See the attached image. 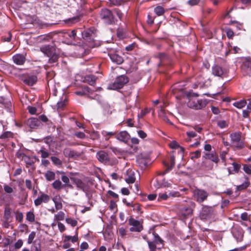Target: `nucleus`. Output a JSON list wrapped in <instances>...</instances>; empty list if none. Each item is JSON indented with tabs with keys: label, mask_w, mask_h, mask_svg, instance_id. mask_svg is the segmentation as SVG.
<instances>
[{
	"label": "nucleus",
	"mask_w": 251,
	"mask_h": 251,
	"mask_svg": "<svg viewBox=\"0 0 251 251\" xmlns=\"http://www.w3.org/2000/svg\"><path fill=\"white\" fill-rule=\"evenodd\" d=\"M198 94L197 93L189 92L186 95V99L188 101L187 102V106L194 109H201L204 107L206 103L202 100L198 99Z\"/></svg>",
	"instance_id": "nucleus-1"
},
{
	"label": "nucleus",
	"mask_w": 251,
	"mask_h": 251,
	"mask_svg": "<svg viewBox=\"0 0 251 251\" xmlns=\"http://www.w3.org/2000/svg\"><path fill=\"white\" fill-rule=\"evenodd\" d=\"M241 132H236L230 134L231 144L237 150H241L245 147L244 142L241 140Z\"/></svg>",
	"instance_id": "nucleus-2"
},
{
	"label": "nucleus",
	"mask_w": 251,
	"mask_h": 251,
	"mask_svg": "<svg viewBox=\"0 0 251 251\" xmlns=\"http://www.w3.org/2000/svg\"><path fill=\"white\" fill-rule=\"evenodd\" d=\"M59 37L62 38V42L68 45L73 44L76 37L75 30L71 32L61 31L59 33Z\"/></svg>",
	"instance_id": "nucleus-3"
},
{
	"label": "nucleus",
	"mask_w": 251,
	"mask_h": 251,
	"mask_svg": "<svg viewBox=\"0 0 251 251\" xmlns=\"http://www.w3.org/2000/svg\"><path fill=\"white\" fill-rule=\"evenodd\" d=\"M128 81V78L124 75L117 77L115 81L110 84L108 86V89L116 90L122 88Z\"/></svg>",
	"instance_id": "nucleus-4"
},
{
	"label": "nucleus",
	"mask_w": 251,
	"mask_h": 251,
	"mask_svg": "<svg viewBox=\"0 0 251 251\" xmlns=\"http://www.w3.org/2000/svg\"><path fill=\"white\" fill-rule=\"evenodd\" d=\"M100 15L104 22L107 24L110 25L115 22L113 11H111L107 9H102Z\"/></svg>",
	"instance_id": "nucleus-5"
},
{
	"label": "nucleus",
	"mask_w": 251,
	"mask_h": 251,
	"mask_svg": "<svg viewBox=\"0 0 251 251\" xmlns=\"http://www.w3.org/2000/svg\"><path fill=\"white\" fill-rule=\"evenodd\" d=\"M212 74L214 76L223 78L227 76L228 71L226 69L216 65L212 68Z\"/></svg>",
	"instance_id": "nucleus-6"
},
{
	"label": "nucleus",
	"mask_w": 251,
	"mask_h": 251,
	"mask_svg": "<svg viewBox=\"0 0 251 251\" xmlns=\"http://www.w3.org/2000/svg\"><path fill=\"white\" fill-rule=\"evenodd\" d=\"M128 224L131 226L129 230L132 232H140L143 229V226L141 222L132 218L128 220Z\"/></svg>",
	"instance_id": "nucleus-7"
},
{
	"label": "nucleus",
	"mask_w": 251,
	"mask_h": 251,
	"mask_svg": "<svg viewBox=\"0 0 251 251\" xmlns=\"http://www.w3.org/2000/svg\"><path fill=\"white\" fill-rule=\"evenodd\" d=\"M209 194L205 190L202 189H196L194 191V197L196 199V201L200 202H202L205 201Z\"/></svg>",
	"instance_id": "nucleus-8"
},
{
	"label": "nucleus",
	"mask_w": 251,
	"mask_h": 251,
	"mask_svg": "<svg viewBox=\"0 0 251 251\" xmlns=\"http://www.w3.org/2000/svg\"><path fill=\"white\" fill-rule=\"evenodd\" d=\"M82 34L83 38L88 42H93L96 37V32L94 28L87 29L84 30Z\"/></svg>",
	"instance_id": "nucleus-9"
},
{
	"label": "nucleus",
	"mask_w": 251,
	"mask_h": 251,
	"mask_svg": "<svg viewBox=\"0 0 251 251\" xmlns=\"http://www.w3.org/2000/svg\"><path fill=\"white\" fill-rule=\"evenodd\" d=\"M239 222L242 226L246 227L249 226L251 225V215L247 212L242 213Z\"/></svg>",
	"instance_id": "nucleus-10"
},
{
	"label": "nucleus",
	"mask_w": 251,
	"mask_h": 251,
	"mask_svg": "<svg viewBox=\"0 0 251 251\" xmlns=\"http://www.w3.org/2000/svg\"><path fill=\"white\" fill-rule=\"evenodd\" d=\"M96 157L100 162L104 164L108 163L110 160L107 153L103 151L98 152L96 154Z\"/></svg>",
	"instance_id": "nucleus-11"
},
{
	"label": "nucleus",
	"mask_w": 251,
	"mask_h": 251,
	"mask_svg": "<svg viewBox=\"0 0 251 251\" xmlns=\"http://www.w3.org/2000/svg\"><path fill=\"white\" fill-rule=\"evenodd\" d=\"M240 180L242 183L238 185H237L236 189L238 191H242L247 188L250 184V181L249 178L246 176H244L240 178Z\"/></svg>",
	"instance_id": "nucleus-12"
},
{
	"label": "nucleus",
	"mask_w": 251,
	"mask_h": 251,
	"mask_svg": "<svg viewBox=\"0 0 251 251\" xmlns=\"http://www.w3.org/2000/svg\"><path fill=\"white\" fill-rule=\"evenodd\" d=\"M192 213L193 211L191 208L184 207L180 210L178 215L181 219L183 220L191 216Z\"/></svg>",
	"instance_id": "nucleus-13"
},
{
	"label": "nucleus",
	"mask_w": 251,
	"mask_h": 251,
	"mask_svg": "<svg viewBox=\"0 0 251 251\" xmlns=\"http://www.w3.org/2000/svg\"><path fill=\"white\" fill-rule=\"evenodd\" d=\"M50 200V197L49 195L42 193L36 199L34 200V204L35 206H38L42 202L47 203Z\"/></svg>",
	"instance_id": "nucleus-14"
},
{
	"label": "nucleus",
	"mask_w": 251,
	"mask_h": 251,
	"mask_svg": "<svg viewBox=\"0 0 251 251\" xmlns=\"http://www.w3.org/2000/svg\"><path fill=\"white\" fill-rule=\"evenodd\" d=\"M130 135L126 131H122L118 133L116 138L121 142L127 143L130 139Z\"/></svg>",
	"instance_id": "nucleus-15"
},
{
	"label": "nucleus",
	"mask_w": 251,
	"mask_h": 251,
	"mask_svg": "<svg viewBox=\"0 0 251 251\" xmlns=\"http://www.w3.org/2000/svg\"><path fill=\"white\" fill-rule=\"evenodd\" d=\"M27 125L31 128H36L42 125L39 119L36 118H31L28 119Z\"/></svg>",
	"instance_id": "nucleus-16"
},
{
	"label": "nucleus",
	"mask_w": 251,
	"mask_h": 251,
	"mask_svg": "<svg viewBox=\"0 0 251 251\" xmlns=\"http://www.w3.org/2000/svg\"><path fill=\"white\" fill-rule=\"evenodd\" d=\"M63 154L65 156L69 158H76L80 156V153L79 152L69 148H65L64 149Z\"/></svg>",
	"instance_id": "nucleus-17"
},
{
	"label": "nucleus",
	"mask_w": 251,
	"mask_h": 251,
	"mask_svg": "<svg viewBox=\"0 0 251 251\" xmlns=\"http://www.w3.org/2000/svg\"><path fill=\"white\" fill-rule=\"evenodd\" d=\"M232 233L237 242H240L243 240L244 233L241 229L237 227L233 228Z\"/></svg>",
	"instance_id": "nucleus-18"
},
{
	"label": "nucleus",
	"mask_w": 251,
	"mask_h": 251,
	"mask_svg": "<svg viewBox=\"0 0 251 251\" xmlns=\"http://www.w3.org/2000/svg\"><path fill=\"white\" fill-rule=\"evenodd\" d=\"M40 50L48 57H50L55 52L54 48L49 45H46L41 47Z\"/></svg>",
	"instance_id": "nucleus-19"
},
{
	"label": "nucleus",
	"mask_w": 251,
	"mask_h": 251,
	"mask_svg": "<svg viewBox=\"0 0 251 251\" xmlns=\"http://www.w3.org/2000/svg\"><path fill=\"white\" fill-rule=\"evenodd\" d=\"M108 55L111 61L117 64H121L123 61V58L116 53H109Z\"/></svg>",
	"instance_id": "nucleus-20"
},
{
	"label": "nucleus",
	"mask_w": 251,
	"mask_h": 251,
	"mask_svg": "<svg viewBox=\"0 0 251 251\" xmlns=\"http://www.w3.org/2000/svg\"><path fill=\"white\" fill-rule=\"evenodd\" d=\"M13 60L17 65H22L24 64L25 61V56L21 54H17L13 56Z\"/></svg>",
	"instance_id": "nucleus-21"
},
{
	"label": "nucleus",
	"mask_w": 251,
	"mask_h": 251,
	"mask_svg": "<svg viewBox=\"0 0 251 251\" xmlns=\"http://www.w3.org/2000/svg\"><path fill=\"white\" fill-rule=\"evenodd\" d=\"M241 68L248 74L251 73V59L246 58L243 62Z\"/></svg>",
	"instance_id": "nucleus-22"
},
{
	"label": "nucleus",
	"mask_w": 251,
	"mask_h": 251,
	"mask_svg": "<svg viewBox=\"0 0 251 251\" xmlns=\"http://www.w3.org/2000/svg\"><path fill=\"white\" fill-rule=\"evenodd\" d=\"M136 162L141 168H145L147 166L148 163L147 159L143 157L142 154L137 156Z\"/></svg>",
	"instance_id": "nucleus-23"
},
{
	"label": "nucleus",
	"mask_w": 251,
	"mask_h": 251,
	"mask_svg": "<svg viewBox=\"0 0 251 251\" xmlns=\"http://www.w3.org/2000/svg\"><path fill=\"white\" fill-rule=\"evenodd\" d=\"M37 78L35 75H30L25 77L24 79L25 83L29 86H32L37 81Z\"/></svg>",
	"instance_id": "nucleus-24"
},
{
	"label": "nucleus",
	"mask_w": 251,
	"mask_h": 251,
	"mask_svg": "<svg viewBox=\"0 0 251 251\" xmlns=\"http://www.w3.org/2000/svg\"><path fill=\"white\" fill-rule=\"evenodd\" d=\"M206 158L212 160L215 163H218L219 158L217 154L215 152L206 153L205 154Z\"/></svg>",
	"instance_id": "nucleus-25"
},
{
	"label": "nucleus",
	"mask_w": 251,
	"mask_h": 251,
	"mask_svg": "<svg viewBox=\"0 0 251 251\" xmlns=\"http://www.w3.org/2000/svg\"><path fill=\"white\" fill-rule=\"evenodd\" d=\"M167 184H164V183H162V180L160 181L158 179H156L155 182L153 183V186L156 189H159L161 187H169L171 186V183H167Z\"/></svg>",
	"instance_id": "nucleus-26"
},
{
	"label": "nucleus",
	"mask_w": 251,
	"mask_h": 251,
	"mask_svg": "<svg viewBox=\"0 0 251 251\" xmlns=\"http://www.w3.org/2000/svg\"><path fill=\"white\" fill-rule=\"evenodd\" d=\"M158 200H166L170 196H173V193L171 191H168L165 192L164 193L159 194Z\"/></svg>",
	"instance_id": "nucleus-27"
},
{
	"label": "nucleus",
	"mask_w": 251,
	"mask_h": 251,
	"mask_svg": "<svg viewBox=\"0 0 251 251\" xmlns=\"http://www.w3.org/2000/svg\"><path fill=\"white\" fill-rule=\"evenodd\" d=\"M11 218V209L9 207H6L4 211V218L7 222H9Z\"/></svg>",
	"instance_id": "nucleus-28"
},
{
	"label": "nucleus",
	"mask_w": 251,
	"mask_h": 251,
	"mask_svg": "<svg viewBox=\"0 0 251 251\" xmlns=\"http://www.w3.org/2000/svg\"><path fill=\"white\" fill-rule=\"evenodd\" d=\"M45 176L48 181H50L55 179V174L53 172L49 170L45 173Z\"/></svg>",
	"instance_id": "nucleus-29"
},
{
	"label": "nucleus",
	"mask_w": 251,
	"mask_h": 251,
	"mask_svg": "<svg viewBox=\"0 0 251 251\" xmlns=\"http://www.w3.org/2000/svg\"><path fill=\"white\" fill-rule=\"evenodd\" d=\"M128 176L126 178V181L127 183H133L135 181L134 173L130 171L127 172Z\"/></svg>",
	"instance_id": "nucleus-30"
},
{
	"label": "nucleus",
	"mask_w": 251,
	"mask_h": 251,
	"mask_svg": "<svg viewBox=\"0 0 251 251\" xmlns=\"http://www.w3.org/2000/svg\"><path fill=\"white\" fill-rule=\"evenodd\" d=\"M85 81L90 85H94L97 77L93 75H89L85 77Z\"/></svg>",
	"instance_id": "nucleus-31"
},
{
	"label": "nucleus",
	"mask_w": 251,
	"mask_h": 251,
	"mask_svg": "<svg viewBox=\"0 0 251 251\" xmlns=\"http://www.w3.org/2000/svg\"><path fill=\"white\" fill-rule=\"evenodd\" d=\"M158 116L160 118H162L164 121H166V122L169 123L170 124H172V123L171 122V121L167 117V116L166 115L165 112L164 111V110L162 108H161L160 109V110L159 111V112H158Z\"/></svg>",
	"instance_id": "nucleus-32"
},
{
	"label": "nucleus",
	"mask_w": 251,
	"mask_h": 251,
	"mask_svg": "<svg viewBox=\"0 0 251 251\" xmlns=\"http://www.w3.org/2000/svg\"><path fill=\"white\" fill-rule=\"evenodd\" d=\"M102 135L105 137L106 140H108L110 137L115 135L117 134L116 131H107L102 130L101 131Z\"/></svg>",
	"instance_id": "nucleus-33"
},
{
	"label": "nucleus",
	"mask_w": 251,
	"mask_h": 251,
	"mask_svg": "<svg viewBox=\"0 0 251 251\" xmlns=\"http://www.w3.org/2000/svg\"><path fill=\"white\" fill-rule=\"evenodd\" d=\"M65 214L64 212L60 211L54 215V221H62L65 219Z\"/></svg>",
	"instance_id": "nucleus-34"
},
{
	"label": "nucleus",
	"mask_w": 251,
	"mask_h": 251,
	"mask_svg": "<svg viewBox=\"0 0 251 251\" xmlns=\"http://www.w3.org/2000/svg\"><path fill=\"white\" fill-rule=\"evenodd\" d=\"M49 57V63L50 64H53L57 62L59 55L55 52Z\"/></svg>",
	"instance_id": "nucleus-35"
},
{
	"label": "nucleus",
	"mask_w": 251,
	"mask_h": 251,
	"mask_svg": "<svg viewBox=\"0 0 251 251\" xmlns=\"http://www.w3.org/2000/svg\"><path fill=\"white\" fill-rule=\"evenodd\" d=\"M75 183L78 189L84 190L86 185L81 180L76 179L75 180Z\"/></svg>",
	"instance_id": "nucleus-36"
},
{
	"label": "nucleus",
	"mask_w": 251,
	"mask_h": 251,
	"mask_svg": "<svg viewBox=\"0 0 251 251\" xmlns=\"http://www.w3.org/2000/svg\"><path fill=\"white\" fill-rule=\"evenodd\" d=\"M90 89L88 86H84L82 91H76L75 94L77 95L83 96L87 94H90Z\"/></svg>",
	"instance_id": "nucleus-37"
},
{
	"label": "nucleus",
	"mask_w": 251,
	"mask_h": 251,
	"mask_svg": "<svg viewBox=\"0 0 251 251\" xmlns=\"http://www.w3.org/2000/svg\"><path fill=\"white\" fill-rule=\"evenodd\" d=\"M154 12L158 16H160L164 13L165 10L163 7L157 6L154 8Z\"/></svg>",
	"instance_id": "nucleus-38"
},
{
	"label": "nucleus",
	"mask_w": 251,
	"mask_h": 251,
	"mask_svg": "<svg viewBox=\"0 0 251 251\" xmlns=\"http://www.w3.org/2000/svg\"><path fill=\"white\" fill-rule=\"evenodd\" d=\"M247 104V102L245 100H241L235 102L233 103V105L237 108L241 109Z\"/></svg>",
	"instance_id": "nucleus-39"
},
{
	"label": "nucleus",
	"mask_w": 251,
	"mask_h": 251,
	"mask_svg": "<svg viewBox=\"0 0 251 251\" xmlns=\"http://www.w3.org/2000/svg\"><path fill=\"white\" fill-rule=\"evenodd\" d=\"M50 159L55 165L59 167H61L62 166V162L58 157L55 156H51Z\"/></svg>",
	"instance_id": "nucleus-40"
},
{
	"label": "nucleus",
	"mask_w": 251,
	"mask_h": 251,
	"mask_svg": "<svg viewBox=\"0 0 251 251\" xmlns=\"http://www.w3.org/2000/svg\"><path fill=\"white\" fill-rule=\"evenodd\" d=\"M52 185L54 189L58 190L61 189L62 186H63V185L62 184L61 182L59 179L55 180L53 182Z\"/></svg>",
	"instance_id": "nucleus-41"
},
{
	"label": "nucleus",
	"mask_w": 251,
	"mask_h": 251,
	"mask_svg": "<svg viewBox=\"0 0 251 251\" xmlns=\"http://www.w3.org/2000/svg\"><path fill=\"white\" fill-rule=\"evenodd\" d=\"M131 207L133 208L132 210L134 212L138 214H141L142 213L141 205L139 203H133Z\"/></svg>",
	"instance_id": "nucleus-42"
},
{
	"label": "nucleus",
	"mask_w": 251,
	"mask_h": 251,
	"mask_svg": "<svg viewBox=\"0 0 251 251\" xmlns=\"http://www.w3.org/2000/svg\"><path fill=\"white\" fill-rule=\"evenodd\" d=\"M26 219L31 223L33 222L35 220V215L33 212H28L26 215Z\"/></svg>",
	"instance_id": "nucleus-43"
},
{
	"label": "nucleus",
	"mask_w": 251,
	"mask_h": 251,
	"mask_svg": "<svg viewBox=\"0 0 251 251\" xmlns=\"http://www.w3.org/2000/svg\"><path fill=\"white\" fill-rule=\"evenodd\" d=\"M70 240L73 243H75L78 240V238L77 236H71L70 235H67L65 237L64 242H67Z\"/></svg>",
	"instance_id": "nucleus-44"
},
{
	"label": "nucleus",
	"mask_w": 251,
	"mask_h": 251,
	"mask_svg": "<svg viewBox=\"0 0 251 251\" xmlns=\"http://www.w3.org/2000/svg\"><path fill=\"white\" fill-rule=\"evenodd\" d=\"M113 15H116L120 20H122L123 17V14L120 10L117 8H115L113 10Z\"/></svg>",
	"instance_id": "nucleus-45"
},
{
	"label": "nucleus",
	"mask_w": 251,
	"mask_h": 251,
	"mask_svg": "<svg viewBox=\"0 0 251 251\" xmlns=\"http://www.w3.org/2000/svg\"><path fill=\"white\" fill-rule=\"evenodd\" d=\"M66 222L67 224L70 225L71 226L74 227L77 224V221L75 219L71 218H67L66 219Z\"/></svg>",
	"instance_id": "nucleus-46"
},
{
	"label": "nucleus",
	"mask_w": 251,
	"mask_h": 251,
	"mask_svg": "<svg viewBox=\"0 0 251 251\" xmlns=\"http://www.w3.org/2000/svg\"><path fill=\"white\" fill-rule=\"evenodd\" d=\"M23 214L22 212L17 211L15 212V218L19 222H22L23 220Z\"/></svg>",
	"instance_id": "nucleus-47"
},
{
	"label": "nucleus",
	"mask_w": 251,
	"mask_h": 251,
	"mask_svg": "<svg viewBox=\"0 0 251 251\" xmlns=\"http://www.w3.org/2000/svg\"><path fill=\"white\" fill-rule=\"evenodd\" d=\"M67 100L65 98L63 101H58L57 103V107L58 110L62 109L64 106L66 104Z\"/></svg>",
	"instance_id": "nucleus-48"
},
{
	"label": "nucleus",
	"mask_w": 251,
	"mask_h": 251,
	"mask_svg": "<svg viewBox=\"0 0 251 251\" xmlns=\"http://www.w3.org/2000/svg\"><path fill=\"white\" fill-rule=\"evenodd\" d=\"M52 200L54 202L55 209L56 210H60L62 208V204L60 201H57L55 198H53Z\"/></svg>",
	"instance_id": "nucleus-49"
},
{
	"label": "nucleus",
	"mask_w": 251,
	"mask_h": 251,
	"mask_svg": "<svg viewBox=\"0 0 251 251\" xmlns=\"http://www.w3.org/2000/svg\"><path fill=\"white\" fill-rule=\"evenodd\" d=\"M62 181L65 183V186L72 187V185L69 184L70 180L68 176H63L61 177Z\"/></svg>",
	"instance_id": "nucleus-50"
},
{
	"label": "nucleus",
	"mask_w": 251,
	"mask_h": 251,
	"mask_svg": "<svg viewBox=\"0 0 251 251\" xmlns=\"http://www.w3.org/2000/svg\"><path fill=\"white\" fill-rule=\"evenodd\" d=\"M243 170L247 174L251 175V165L248 164L244 165Z\"/></svg>",
	"instance_id": "nucleus-51"
},
{
	"label": "nucleus",
	"mask_w": 251,
	"mask_h": 251,
	"mask_svg": "<svg viewBox=\"0 0 251 251\" xmlns=\"http://www.w3.org/2000/svg\"><path fill=\"white\" fill-rule=\"evenodd\" d=\"M147 242L148 244L149 247L150 249V251H155V249L156 248V246L155 245L156 243H155L154 242H151L149 240H148Z\"/></svg>",
	"instance_id": "nucleus-52"
},
{
	"label": "nucleus",
	"mask_w": 251,
	"mask_h": 251,
	"mask_svg": "<svg viewBox=\"0 0 251 251\" xmlns=\"http://www.w3.org/2000/svg\"><path fill=\"white\" fill-rule=\"evenodd\" d=\"M35 235L36 233L34 231H32L29 234L27 240L28 244H30L33 242V241L35 237Z\"/></svg>",
	"instance_id": "nucleus-53"
},
{
	"label": "nucleus",
	"mask_w": 251,
	"mask_h": 251,
	"mask_svg": "<svg viewBox=\"0 0 251 251\" xmlns=\"http://www.w3.org/2000/svg\"><path fill=\"white\" fill-rule=\"evenodd\" d=\"M3 189L4 191L8 194H11L14 191L13 189L11 186L7 184L4 185Z\"/></svg>",
	"instance_id": "nucleus-54"
},
{
	"label": "nucleus",
	"mask_w": 251,
	"mask_h": 251,
	"mask_svg": "<svg viewBox=\"0 0 251 251\" xmlns=\"http://www.w3.org/2000/svg\"><path fill=\"white\" fill-rule=\"evenodd\" d=\"M23 160H24L27 165H31L33 164V160L29 156L26 155H25Z\"/></svg>",
	"instance_id": "nucleus-55"
},
{
	"label": "nucleus",
	"mask_w": 251,
	"mask_h": 251,
	"mask_svg": "<svg viewBox=\"0 0 251 251\" xmlns=\"http://www.w3.org/2000/svg\"><path fill=\"white\" fill-rule=\"evenodd\" d=\"M12 35L10 32H9L7 36H3L1 38L2 42H10L11 41Z\"/></svg>",
	"instance_id": "nucleus-56"
},
{
	"label": "nucleus",
	"mask_w": 251,
	"mask_h": 251,
	"mask_svg": "<svg viewBox=\"0 0 251 251\" xmlns=\"http://www.w3.org/2000/svg\"><path fill=\"white\" fill-rule=\"evenodd\" d=\"M154 235V239L153 242L156 243H162L163 242V240L161 239V238L158 236V234L153 233Z\"/></svg>",
	"instance_id": "nucleus-57"
},
{
	"label": "nucleus",
	"mask_w": 251,
	"mask_h": 251,
	"mask_svg": "<svg viewBox=\"0 0 251 251\" xmlns=\"http://www.w3.org/2000/svg\"><path fill=\"white\" fill-rule=\"evenodd\" d=\"M217 125L221 128H224L227 126L226 122L224 120L219 121L217 123Z\"/></svg>",
	"instance_id": "nucleus-58"
},
{
	"label": "nucleus",
	"mask_w": 251,
	"mask_h": 251,
	"mask_svg": "<svg viewBox=\"0 0 251 251\" xmlns=\"http://www.w3.org/2000/svg\"><path fill=\"white\" fill-rule=\"evenodd\" d=\"M23 244V242L21 239H19L14 245L16 249H19L22 247Z\"/></svg>",
	"instance_id": "nucleus-59"
},
{
	"label": "nucleus",
	"mask_w": 251,
	"mask_h": 251,
	"mask_svg": "<svg viewBox=\"0 0 251 251\" xmlns=\"http://www.w3.org/2000/svg\"><path fill=\"white\" fill-rule=\"evenodd\" d=\"M38 152L41 153V157L43 158H47L49 156V153L43 150H40Z\"/></svg>",
	"instance_id": "nucleus-60"
},
{
	"label": "nucleus",
	"mask_w": 251,
	"mask_h": 251,
	"mask_svg": "<svg viewBox=\"0 0 251 251\" xmlns=\"http://www.w3.org/2000/svg\"><path fill=\"white\" fill-rule=\"evenodd\" d=\"M150 112V110L148 108H146L144 110H142L140 114L138 115V117L142 118L144 117L145 115H146L147 114L149 113Z\"/></svg>",
	"instance_id": "nucleus-61"
},
{
	"label": "nucleus",
	"mask_w": 251,
	"mask_h": 251,
	"mask_svg": "<svg viewBox=\"0 0 251 251\" xmlns=\"http://www.w3.org/2000/svg\"><path fill=\"white\" fill-rule=\"evenodd\" d=\"M232 164V166L233 167L234 171L236 173H237L240 169V165L239 164H238V163L234 162H233Z\"/></svg>",
	"instance_id": "nucleus-62"
},
{
	"label": "nucleus",
	"mask_w": 251,
	"mask_h": 251,
	"mask_svg": "<svg viewBox=\"0 0 251 251\" xmlns=\"http://www.w3.org/2000/svg\"><path fill=\"white\" fill-rule=\"evenodd\" d=\"M201 156V151H197L195 152H194L192 156H191V159H194L195 158H197L200 157Z\"/></svg>",
	"instance_id": "nucleus-63"
},
{
	"label": "nucleus",
	"mask_w": 251,
	"mask_h": 251,
	"mask_svg": "<svg viewBox=\"0 0 251 251\" xmlns=\"http://www.w3.org/2000/svg\"><path fill=\"white\" fill-rule=\"evenodd\" d=\"M27 109L28 112L31 114H35L37 111L36 107L30 106L27 107Z\"/></svg>",
	"instance_id": "nucleus-64"
}]
</instances>
